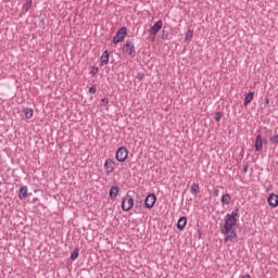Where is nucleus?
<instances>
[{"label": "nucleus", "mask_w": 278, "mask_h": 278, "mask_svg": "<svg viewBox=\"0 0 278 278\" xmlns=\"http://www.w3.org/2000/svg\"><path fill=\"white\" fill-rule=\"evenodd\" d=\"M222 233L224 235V242H233V239L238 233L236 232V229L230 228L227 230V228H222Z\"/></svg>", "instance_id": "nucleus-1"}, {"label": "nucleus", "mask_w": 278, "mask_h": 278, "mask_svg": "<svg viewBox=\"0 0 278 278\" xmlns=\"http://www.w3.org/2000/svg\"><path fill=\"white\" fill-rule=\"evenodd\" d=\"M128 155H129V150H127V148L123 146L117 149L115 159L117 160V162L123 163L125 162V160H127Z\"/></svg>", "instance_id": "nucleus-2"}, {"label": "nucleus", "mask_w": 278, "mask_h": 278, "mask_svg": "<svg viewBox=\"0 0 278 278\" xmlns=\"http://www.w3.org/2000/svg\"><path fill=\"white\" fill-rule=\"evenodd\" d=\"M127 38V27H122L116 31V36L113 38V43L118 45L119 42H123Z\"/></svg>", "instance_id": "nucleus-3"}, {"label": "nucleus", "mask_w": 278, "mask_h": 278, "mask_svg": "<svg viewBox=\"0 0 278 278\" xmlns=\"http://www.w3.org/2000/svg\"><path fill=\"white\" fill-rule=\"evenodd\" d=\"M134 207V198L129 194H127L122 200V210L123 212H129Z\"/></svg>", "instance_id": "nucleus-4"}, {"label": "nucleus", "mask_w": 278, "mask_h": 278, "mask_svg": "<svg viewBox=\"0 0 278 278\" xmlns=\"http://www.w3.org/2000/svg\"><path fill=\"white\" fill-rule=\"evenodd\" d=\"M122 52L125 55H134L136 53V46L132 41L127 40L126 43L122 48Z\"/></svg>", "instance_id": "nucleus-5"}, {"label": "nucleus", "mask_w": 278, "mask_h": 278, "mask_svg": "<svg viewBox=\"0 0 278 278\" xmlns=\"http://www.w3.org/2000/svg\"><path fill=\"white\" fill-rule=\"evenodd\" d=\"M236 225H238V218L225 216V224L222 229H226V230L233 229Z\"/></svg>", "instance_id": "nucleus-6"}, {"label": "nucleus", "mask_w": 278, "mask_h": 278, "mask_svg": "<svg viewBox=\"0 0 278 278\" xmlns=\"http://www.w3.org/2000/svg\"><path fill=\"white\" fill-rule=\"evenodd\" d=\"M155 201H157V197L155 193H150L147 195L144 200V205L148 210H151L155 205Z\"/></svg>", "instance_id": "nucleus-7"}, {"label": "nucleus", "mask_w": 278, "mask_h": 278, "mask_svg": "<svg viewBox=\"0 0 278 278\" xmlns=\"http://www.w3.org/2000/svg\"><path fill=\"white\" fill-rule=\"evenodd\" d=\"M114 166H116V163L112 159H108L104 162V170H105L106 175L114 173Z\"/></svg>", "instance_id": "nucleus-8"}, {"label": "nucleus", "mask_w": 278, "mask_h": 278, "mask_svg": "<svg viewBox=\"0 0 278 278\" xmlns=\"http://www.w3.org/2000/svg\"><path fill=\"white\" fill-rule=\"evenodd\" d=\"M164 25V22L162 20H159L150 29L151 36H157V33L162 29Z\"/></svg>", "instance_id": "nucleus-9"}, {"label": "nucleus", "mask_w": 278, "mask_h": 278, "mask_svg": "<svg viewBox=\"0 0 278 278\" xmlns=\"http://www.w3.org/2000/svg\"><path fill=\"white\" fill-rule=\"evenodd\" d=\"M267 203L271 207H278V195L276 193H270L267 197Z\"/></svg>", "instance_id": "nucleus-10"}, {"label": "nucleus", "mask_w": 278, "mask_h": 278, "mask_svg": "<svg viewBox=\"0 0 278 278\" xmlns=\"http://www.w3.org/2000/svg\"><path fill=\"white\" fill-rule=\"evenodd\" d=\"M255 151L261 152L264 149V141L262 140V135H257L254 143Z\"/></svg>", "instance_id": "nucleus-11"}, {"label": "nucleus", "mask_w": 278, "mask_h": 278, "mask_svg": "<svg viewBox=\"0 0 278 278\" xmlns=\"http://www.w3.org/2000/svg\"><path fill=\"white\" fill-rule=\"evenodd\" d=\"M186 225H188V218L186 216L179 217L177 222L178 231H184V229H186Z\"/></svg>", "instance_id": "nucleus-12"}, {"label": "nucleus", "mask_w": 278, "mask_h": 278, "mask_svg": "<svg viewBox=\"0 0 278 278\" xmlns=\"http://www.w3.org/2000/svg\"><path fill=\"white\" fill-rule=\"evenodd\" d=\"M29 188L27 186H23L18 190V199L20 201L25 200L26 197H28Z\"/></svg>", "instance_id": "nucleus-13"}, {"label": "nucleus", "mask_w": 278, "mask_h": 278, "mask_svg": "<svg viewBox=\"0 0 278 278\" xmlns=\"http://www.w3.org/2000/svg\"><path fill=\"white\" fill-rule=\"evenodd\" d=\"M119 188L118 186H112L109 190V197L110 199H112L114 201V199H116L118 197V192H119Z\"/></svg>", "instance_id": "nucleus-14"}, {"label": "nucleus", "mask_w": 278, "mask_h": 278, "mask_svg": "<svg viewBox=\"0 0 278 278\" xmlns=\"http://www.w3.org/2000/svg\"><path fill=\"white\" fill-rule=\"evenodd\" d=\"M109 62H110V52H108V50H105L101 56V65L105 66V64H109Z\"/></svg>", "instance_id": "nucleus-15"}, {"label": "nucleus", "mask_w": 278, "mask_h": 278, "mask_svg": "<svg viewBox=\"0 0 278 278\" xmlns=\"http://www.w3.org/2000/svg\"><path fill=\"white\" fill-rule=\"evenodd\" d=\"M23 112H24V116H25V118H26L27 121H29V118H31V117L34 116V110L30 109V108H25V109L23 110Z\"/></svg>", "instance_id": "nucleus-16"}, {"label": "nucleus", "mask_w": 278, "mask_h": 278, "mask_svg": "<svg viewBox=\"0 0 278 278\" xmlns=\"http://www.w3.org/2000/svg\"><path fill=\"white\" fill-rule=\"evenodd\" d=\"M220 202L223 205H229V203H231V195L229 193L224 194Z\"/></svg>", "instance_id": "nucleus-17"}, {"label": "nucleus", "mask_w": 278, "mask_h": 278, "mask_svg": "<svg viewBox=\"0 0 278 278\" xmlns=\"http://www.w3.org/2000/svg\"><path fill=\"white\" fill-rule=\"evenodd\" d=\"M240 216V210L236 207L230 214L226 215V218H238Z\"/></svg>", "instance_id": "nucleus-18"}, {"label": "nucleus", "mask_w": 278, "mask_h": 278, "mask_svg": "<svg viewBox=\"0 0 278 278\" xmlns=\"http://www.w3.org/2000/svg\"><path fill=\"white\" fill-rule=\"evenodd\" d=\"M190 192L193 197H197V194H199V184L193 182L190 187Z\"/></svg>", "instance_id": "nucleus-19"}, {"label": "nucleus", "mask_w": 278, "mask_h": 278, "mask_svg": "<svg viewBox=\"0 0 278 278\" xmlns=\"http://www.w3.org/2000/svg\"><path fill=\"white\" fill-rule=\"evenodd\" d=\"M253 97H254V93L249 92L243 100V105H249V103H251V101H253Z\"/></svg>", "instance_id": "nucleus-20"}, {"label": "nucleus", "mask_w": 278, "mask_h": 278, "mask_svg": "<svg viewBox=\"0 0 278 278\" xmlns=\"http://www.w3.org/2000/svg\"><path fill=\"white\" fill-rule=\"evenodd\" d=\"M33 3L34 2L31 0H25V3L23 5L24 12H29V10H31Z\"/></svg>", "instance_id": "nucleus-21"}, {"label": "nucleus", "mask_w": 278, "mask_h": 278, "mask_svg": "<svg viewBox=\"0 0 278 278\" xmlns=\"http://www.w3.org/2000/svg\"><path fill=\"white\" fill-rule=\"evenodd\" d=\"M77 257H79V249H75L70 256V260H72V262H75V260H77Z\"/></svg>", "instance_id": "nucleus-22"}, {"label": "nucleus", "mask_w": 278, "mask_h": 278, "mask_svg": "<svg viewBox=\"0 0 278 278\" xmlns=\"http://www.w3.org/2000/svg\"><path fill=\"white\" fill-rule=\"evenodd\" d=\"M161 39L170 40V34L168 33V30H162Z\"/></svg>", "instance_id": "nucleus-23"}, {"label": "nucleus", "mask_w": 278, "mask_h": 278, "mask_svg": "<svg viewBox=\"0 0 278 278\" xmlns=\"http://www.w3.org/2000/svg\"><path fill=\"white\" fill-rule=\"evenodd\" d=\"M192 30L188 29L187 34L185 35V42H190L192 40Z\"/></svg>", "instance_id": "nucleus-24"}, {"label": "nucleus", "mask_w": 278, "mask_h": 278, "mask_svg": "<svg viewBox=\"0 0 278 278\" xmlns=\"http://www.w3.org/2000/svg\"><path fill=\"white\" fill-rule=\"evenodd\" d=\"M109 103H110V99L108 98H103L100 101V105H102L103 108H108Z\"/></svg>", "instance_id": "nucleus-25"}, {"label": "nucleus", "mask_w": 278, "mask_h": 278, "mask_svg": "<svg viewBox=\"0 0 278 278\" xmlns=\"http://www.w3.org/2000/svg\"><path fill=\"white\" fill-rule=\"evenodd\" d=\"M269 141L271 144L277 146L278 144V135H274L269 138Z\"/></svg>", "instance_id": "nucleus-26"}, {"label": "nucleus", "mask_w": 278, "mask_h": 278, "mask_svg": "<svg viewBox=\"0 0 278 278\" xmlns=\"http://www.w3.org/2000/svg\"><path fill=\"white\" fill-rule=\"evenodd\" d=\"M89 73L94 77L99 73V67L92 66Z\"/></svg>", "instance_id": "nucleus-27"}, {"label": "nucleus", "mask_w": 278, "mask_h": 278, "mask_svg": "<svg viewBox=\"0 0 278 278\" xmlns=\"http://www.w3.org/2000/svg\"><path fill=\"white\" fill-rule=\"evenodd\" d=\"M214 118H215V121H216L217 123H220V118H223V113L216 112Z\"/></svg>", "instance_id": "nucleus-28"}, {"label": "nucleus", "mask_w": 278, "mask_h": 278, "mask_svg": "<svg viewBox=\"0 0 278 278\" xmlns=\"http://www.w3.org/2000/svg\"><path fill=\"white\" fill-rule=\"evenodd\" d=\"M89 93L90 94H97V88L94 86L89 88Z\"/></svg>", "instance_id": "nucleus-29"}, {"label": "nucleus", "mask_w": 278, "mask_h": 278, "mask_svg": "<svg viewBox=\"0 0 278 278\" xmlns=\"http://www.w3.org/2000/svg\"><path fill=\"white\" fill-rule=\"evenodd\" d=\"M137 79H139V81H142V79H144V74L143 73H138L137 74Z\"/></svg>", "instance_id": "nucleus-30"}, {"label": "nucleus", "mask_w": 278, "mask_h": 278, "mask_svg": "<svg viewBox=\"0 0 278 278\" xmlns=\"http://www.w3.org/2000/svg\"><path fill=\"white\" fill-rule=\"evenodd\" d=\"M218 194H220V191L218 189H214L213 190V195L218 197Z\"/></svg>", "instance_id": "nucleus-31"}, {"label": "nucleus", "mask_w": 278, "mask_h": 278, "mask_svg": "<svg viewBox=\"0 0 278 278\" xmlns=\"http://www.w3.org/2000/svg\"><path fill=\"white\" fill-rule=\"evenodd\" d=\"M243 173H249V165L243 166Z\"/></svg>", "instance_id": "nucleus-32"}, {"label": "nucleus", "mask_w": 278, "mask_h": 278, "mask_svg": "<svg viewBox=\"0 0 278 278\" xmlns=\"http://www.w3.org/2000/svg\"><path fill=\"white\" fill-rule=\"evenodd\" d=\"M242 278H251V275L247 274V275L242 276Z\"/></svg>", "instance_id": "nucleus-33"}]
</instances>
